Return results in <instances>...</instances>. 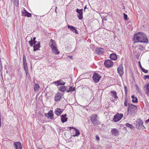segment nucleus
Listing matches in <instances>:
<instances>
[{
    "mask_svg": "<svg viewBox=\"0 0 149 149\" xmlns=\"http://www.w3.org/2000/svg\"><path fill=\"white\" fill-rule=\"evenodd\" d=\"M135 86H136V87L137 88V87H138V86L136 84V85H135Z\"/></svg>",
    "mask_w": 149,
    "mask_h": 149,
    "instance_id": "864d4df0",
    "label": "nucleus"
},
{
    "mask_svg": "<svg viewBox=\"0 0 149 149\" xmlns=\"http://www.w3.org/2000/svg\"><path fill=\"white\" fill-rule=\"evenodd\" d=\"M117 71L120 77H122L123 73V66L120 65L117 69Z\"/></svg>",
    "mask_w": 149,
    "mask_h": 149,
    "instance_id": "f8f14e48",
    "label": "nucleus"
},
{
    "mask_svg": "<svg viewBox=\"0 0 149 149\" xmlns=\"http://www.w3.org/2000/svg\"><path fill=\"white\" fill-rule=\"evenodd\" d=\"M110 93H111V95L113 97V98H114L115 99L117 100L118 97L117 95L116 92L115 91H111Z\"/></svg>",
    "mask_w": 149,
    "mask_h": 149,
    "instance_id": "a878e982",
    "label": "nucleus"
},
{
    "mask_svg": "<svg viewBox=\"0 0 149 149\" xmlns=\"http://www.w3.org/2000/svg\"><path fill=\"white\" fill-rule=\"evenodd\" d=\"M67 26L68 28L70 29L71 31L75 33L76 34H78V31L75 27L70 25H68Z\"/></svg>",
    "mask_w": 149,
    "mask_h": 149,
    "instance_id": "dca6fc26",
    "label": "nucleus"
},
{
    "mask_svg": "<svg viewBox=\"0 0 149 149\" xmlns=\"http://www.w3.org/2000/svg\"><path fill=\"white\" fill-rule=\"evenodd\" d=\"M23 63L24 68L25 70L26 75L27 76V74H28V70L27 64L26 62V57L24 55H23Z\"/></svg>",
    "mask_w": 149,
    "mask_h": 149,
    "instance_id": "423d86ee",
    "label": "nucleus"
},
{
    "mask_svg": "<svg viewBox=\"0 0 149 149\" xmlns=\"http://www.w3.org/2000/svg\"><path fill=\"white\" fill-rule=\"evenodd\" d=\"M131 97L132 99V101L133 103H137L138 102V99L137 97H135L134 95H132Z\"/></svg>",
    "mask_w": 149,
    "mask_h": 149,
    "instance_id": "bb28decb",
    "label": "nucleus"
},
{
    "mask_svg": "<svg viewBox=\"0 0 149 149\" xmlns=\"http://www.w3.org/2000/svg\"><path fill=\"white\" fill-rule=\"evenodd\" d=\"M83 10L82 9H79L77 8L76 11L77 13V16L79 19H81L83 18Z\"/></svg>",
    "mask_w": 149,
    "mask_h": 149,
    "instance_id": "9d476101",
    "label": "nucleus"
},
{
    "mask_svg": "<svg viewBox=\"0 0 149 149\" xmlns=\"http://www.w3.org/2000/svg\"><path fill=\"white\" fill-rule=\"evenodd\" d=\"M142 71L144 72V73H146L147 72H148V71L147 70H146L144 68H143L141 69Z\"/></svg>",
    "mask_w": 149,
    "mask_h": 149,
    "instance_id": "4c0bfd02",
    "label": "nucleus"
},
{
    "mask_svg": "<svg viewBox=\"0 0 149 149\" xmlns=\"http://www.w3.org/2000/svg\"><path fill=\"white\" fill-rule=\"evenodd\" d=\"M50 41V42L49 43V45L52 49V48H53L56 47V45L55 40L51 39Z\"/></svg>",
    "mask_w": 149,
    "mask_h": 149,
    "instance_id": "a211bd4d",
    "label": "nucleus"
},
{
    "mask_svg": "<svg viewBox=\"0 0 149 149\" xmlns=\"http://www.w3.org/2000/svg\"><path fill=\"white\" fill-rule=\"evenodd\" d=\"M0 63H1V62H0ZM2 64H0V70H2Z\"/></svg>",
    "mask_w": 149,
    "mask_h": 149,
    "instance_id": "a18cd8bd",
    "label": "nucleus"
},
{
    "mask_svg": "<svg viewBox=\"0 0 149 149\" xmlns=\"http://www.w3.org/2000/svg\"><path fill=\"white\" fill-rule=\"evenodd\" d=\"M36 39V37H34L33 38V39H32V41H36V40H35Z\"/></svg>",
    "mask_w": 149,
    "mask_h": 149,
    "instance_id": "09e8293b",
    "label": "nucleus"
},
{
    "mask_svg": "<svg viewBox=\"0 0 149 149\" xmlns=\"http://www.w3.org/2000/svg\"><path fill=\"white\" fill-rule=\"evenodd\" d=\"M8 71L7 70L6 71V72L7 74L8 73Z\"/></svg>",
    "mask_w": 149,
    "mask_h": 149,
    "instance_id": "5fc2aeb1",
    "label": "nucleus"
},
{
    "mask_svg": "<svg viewBox=\"0 0 149 149\" xmlns=\"http://www.w3.org/2000/svg\"><path fill=\"white\" fill-rule=\"evenodd\" d=\"M22 16L27 17H30L31 16V14L28 12L25 9L22 11Z\"/></svg>",
    "mask_w": 149,
    "mask_h": 149,
    "instance_id": "2eb2a0df",
    "label": "nucleus"
},
{
    "mask_svg": "<svg viewBox=\"0 0 149 149\" xmlns=\"http://www.w3.org/2000/svg\"><path fill=\"white\" fill-rule=\"evenodd\" d=\"M45 115L48 118H50L52 119L54 118V114H53L52 110H50L47 113H45Z\"/></svg>",
    "mask_w": 149,
    "mask_h": 149,
    "instance_id": "ddd939ff",
    "label": "nucleus"
},
{
    "mask_svg": "<svg viewBox=\"0 0 149 149\" xmlns=\"http://www.w3.org/2000/svg\"><path fill=\"white\" fill-rule=\"evenodd\" d=\"M90 149H97L96 148L94 147L93 146H91Z\"/></svg>",
    "mask_w": 149,
    "mask_h": 149,
    "instance_id": "de8ad7c7",
    "label": "nucleus"
},
{
    "mask_svg": "<svg viewBox=\"0 0 149 149\" xmlns=\"http://www.w3.org/2000/svg\"><path fill=\"white\" fill-rule=\"evenodd\" d=\"M86 8V6L84 7V11H85V10L86 8Z\"/></svg>",
    "mask_w": 149,
    "mask_h": 149,
    "instance_id": "8fccbe9b",
    "label": "nucleus"
},
{
    "mask_svg": "<svg viewBox=\"0 0 149 149\" xmlns=\"http://www.w3.org/2000/svg\"><path fill=\"white\" fill-rule=\"evenodd\" d=\"M53 83L54 84H55V85L57 86H59L60 85L64 86L65 85V83L61 79H60L54 82Z\"/></svg>",
    "mask_w": 149,
    "mask_h": 149,
    "instance_id": "9b49d317",
    "label": "nucleus"
},
{
    "mask_svg": "<svg viewBox=\"0 0 149 149\" xmlns=\"http://www.w3.org/2000/svg\"><path fill=\"white\" fill-rule=\"evenodd\" d=\"M101 77V76L97 73H94L93 75L92 79L95 83L98 82Z\"/></svg>",
    "mask_w": 149,
    "mask_h": 149,
    "instance_id": "39448f33",
    "label": "nucleus"
},
{
    "mask_svg": "<svg viewBox=\"0 0 149 149\" xmlns=\"http://www.w3.org/2000/svg\"><path fill=\"white\" fill-rule=\"evenodd\" d=\"M63 95V94L61 93L60 92H57L55 96V101H59Z\"/></svg>",
    "mask_w": 149,
    "mask_h": 149,
    "instance_id": "4468645a",
    "label": "nucleus"
},
{
    "mask_svg": "<svg viewBox=\"0 0 149 149\" xmlns=\"http://www.w3.org/2000/svg\"><path fill=\"white\" fill-rule=\"evenodd\" d=\"M133 40L134 43L138 42L146 43L148 40L146 35L143 32H139L135 33L134 36Z\"/></svg>",
    "mask_w": 149,
    "mask_h": 149,
    "instance_id": "f257e3e1",
    "label": "nucleus"
},
{
    "mask_svg": "<svg viewBox=\"0 0 149 149\" xmlns=\"http://www.w3.org/2000/svg\"><path fill=\"white\" fill-rule=\"evenodd\" d=\"M33 47L34 48L33 50L34 51H36L38 50H40V49H39V48L35 47V45H33Z\"/></svg>",
    "mask_w": 149,
    "mask_h": 149,
    "instance_id": "c9c22d12",
    "label": "nucleus"
},
{
    "mask_svg": "<svg viewBox=\"0 0 149 149\" xmlns=\"http://www.w3.org/2000/svg\"><path fill=\"white\" fill-rule=\"evenodd\" d=\"M52 52L54 54H58L60 53V52L57 49V48L56 47L53 48H52Z\"/></svg>",
    "mask_w": 149,
    "mask_h": 149,
    "instance_id": "b1692460",
    "label": "nucleus"
},
{
    "mask_svg": "<svg viewBox=\"0 0 149 149\" xmlns=\"http://www.w3.org/2000/svg\"><path fill=\"white\" fill-rule=\"evenodd\" d=\"M131 104L130 103L128 104V107L127 109V111L128 112H129L130 109V106Z\"/></svg>",
    "mask_w": 149,
    "mask_h": 149,
    "instance_id": "ea45409f",
    "label": "nucleus"
},
{
    "mask_svg": "<svg viewBox=\"0 0 149 149\" xmlns=\"http://www.w3.org/2000/svg\"><path fill=\"white\" fill-rule=\"evenodd\" d=\"M66 114L62 115L61 116V121L63 123L67 121L68 118L66 117Z\"/></svg>",
    "mask_w": 149,
    "mask_h": 149,
    "instance_id": "412c9836",
    "label": "nucleus"
},
{
    "mask_svg": "<svg viewBox=\"0 0 149 149\" xmlns=\"http://www.w3.org/2000/svg\"><path fill=\"white\" fill-rule=\"evenodd\" d=\"M14 145L15 147V149H22L21 144L19 142H14Z\"/></svg>",
    "mask_w": 149,
    "mask_h": 149,
    "instance_id": "f3484780",
    "label": "nucleus"
},
{
    "mask_svg": "<svg viewBox=\"0 0 149 149\" xmlns=\"http://www.w3.org/2000/svg\"><path fill=\"white\" fill-rule=\"evenodd\" d=\"M18 1L19 0H14V8H15V6H16V7H18L19 4Z\"/></svg>",
    "mask_w": 149,
    "mask_h": 149,
    "instance_id": "7c9ffc66",
    "label": "nucleus"
},
{
    "mask_svg": "<svg viewBox=\"0 0 149 149\" xmlns=\"http://www.w3.org/2000/svg\"><path fill=\"white\" fill-rule=\"evenodd\" d=\"M72 56H71L70 57V58H72Z\"/></svg>",
    "mask_w": 149,
    "mask_h": 149,
    "instance_id": "6e6d98bb",
    "label": "nucleus"
},
{
    "mask_svg": "<svg viewBox=\"0 0 149 149\" xmlns=\"http://www.w3.org/2000/svg\"><path fill=\"white\" fill-rule=\"evenodd\" d=\"M1 77L2 78V79H3V76H2V73H1Z\"/></svg>",
    "mask_w": 149,
    "mask_h": 149,
    "instance_id": "3c124183",
    "label": "nucleus"
},
{
    "mask_svg": "<svg viewBox=\"0 0 149 149\" xmlns=\"http://www.w3.org/2000/svg\"><path fill=\"white\" fill-rule=\"evenodd\" d=\"M149 122V118L147 120H146L145 121V123L146 124H147Z\"/></svg>",
    "mask_w": 149,
    "mask_h": 149,
    "instance_id": "49530a36",
    "label": "nucleus"
},
{
    "mask_svg": "<svg viewBox=\"0 0 149 149\" xmlns=\"http://www.w3.org/2000/svg\"><path fill=\"white\" fill-rule=\"evenodd\" d=\"M145 86L146 88V89L148 91V93H149V83H147L146 84Z\"/></svg>",
    "mask_w": 149,
    "mask_h": 149,
    "instance_id": "473e14b6",
    "label": "nucleus"
},
{
    "mask_svg": "<svg viewBox=\"0 0 149 149\" xmlns=\"http://www.w3.org/2000/svg\"><path fill=\"white\" fill-rule=\"evenodd\" d=\"M138 63H139V66L141 68V69H142L143 68L142 67V66L141 65V63H140V61H139L138 62Z\"/></svg>",
    "mask_w": 149,
    "mask_h": 149,
    "instance_id": "c03bdc74",
    "label": "nucleus"
},
{
    "mask_svg": "<svg viewBox=\"0 0 149 149\" xmlns=\"http://www.w3.org/2000/svg\"><path fill=\"white\" fill-rule=\"evenodd\" d=\"M110 58L113 60H116L117 59V57L116 54L114 53H112L110 55Z\"/></svg>",
    "mask_w": 149,
    "mask_h": 149,
    "instance_id": "393cba45",
    "label": "nucleus"
},
{
    "mask_svg": "<svg viewBox=\"0 0 149 149\" xmlns=\"http://www.w3.org/2000/svg\"><path fill=\"white\" fill-rule=\"evenodd\" d=\"M127 15L125 13H123V18L125 20H127Z\"/></svg>",
    "mask_w": 149,
    "mask_h": 149,
    "instance_id": "58836bf2",
    "label": "nucleus"
},
{
    "mask_svg": "<svg viewBox=\"0 0 149 149\" xmlns=\"http://www.w3.org/2000/svg\"><path fill=\"white\" fill-rule=\"evenodd\" d=\"M124 88L125 91V93L127 95V88L126 86H125Z\"/></svg>",
    "mask_w": 149,
    "mask_h": 149,
    "instance_id": "79ce46f5",
    "label": "nucleus"
},
{
    "mask_svg": "<svg viewBox=\"0 0 149 149\" xmlns=\"http://www.w3.org/2000/svg\"><path fill=\"white\" fill-rule=\"evenodd\" d=\"M137 123L136 124V127L139 130L144 129L145 128V127L143 125V121L140 119L137 120Z\"/></svg>",
    "mask_w": 149,
    "mask_h": 149,
    "instance_id": "7ed1b4c3",
    "label": "nucleus"
},
{
    "mask_svg": "<svg viewBox=\"0 0 149 149\" xmlns=\"http://www.w3.org/2000/svg\"><path fill=\"white\" fill-rule=\"evenodd\" d=\"M36 41H32V38H31V40L29 41V43L31 46H33V45H36Z\"/></svg>",
    "mask_w": 149,
    "mask_h": 149,
    "instance_id": "c85d7f7f",
    "label": "nucleus"
},
{
    "mask_svg": "<svg viewBox=\"0 0 149 149\" xmlns=\"http://www.w3.org/2000/svg\"><path fill=\"white\" fill-rule=\"evenodd\" d=\"M143 45H140L139 46V48L138 49L142 51L143 50Z\"/></svg>",
    "mask_w": 149,
    "mask_h": 149,
    "instance_id": "f704fd0d",
    "label": "nucleus"
},
{
    "mask_svg": "<svg viewBox=\"0 0 149 149\" xmlns=\"http://www.w3.org/2000/svg\"><path fill=\"white\" fill-rule=\"evenodd\" d=\"M90 119L92 123L95 125H100L101 122L99 120L98 116L96 114L92 115L90 117Z\"/></svg>",
    "mask_w": 149,
    "mask_h": 149,
    "instance_id": "f03ea898",
    "label": "nucleus"
},
{
    "mask_svg": "<svg viewBox=\"0 0 149 149\" xmlns=\"http://www.w3.org/2000/svg\"><path fill=\"white\" fill-rule=\"evenodd\" d=\"M68 87L66 86H61L58 87V90L63 92L67 91Z\"/></svg>",
    "mask_w": 149,
    "mask_h": 149,
    "instance_id": "aec40b11",
    "label": "nucleus"
},
{
    "mask_svg": "<svg viewBox=\"0 0 149 149\" xmlns=\"http://www.w3.org/2000/svg\"><path fill=\"white\" fill-rule=\"evenodd\" d=\"M111 132L112 134L114 135L115 136H116L118 135L119 131L117 129L113 128L111 129Z\"/></svg>",
    "mask_w": 149,
    "mask_h": 149,
    "instance_id": "4be33fe9",
    "label": "nucleus"
},
{
    "mask_svg": "<svg viewBox=\"0 0 149 149\" xmlns=\"http://www.w3.org/2000/svg\"><path fill=\"white\" fill-rule=\"evenodd\" d=\"M143 79L146 80L147 79H149V75H145L143 77Z\"/></svg>",
    "mask_w": 149,
    "mask_h": 149,
    "instance_id": "a19ab883",
    "label": "nucleus"
},
{
    "mask_svg": "<svg viewBox=\"0 0 149 149\" xmlns=\"http://www.w3.org/2000/svg\"><path fill=\"white\" fill-rule=\"evenodd\" d=\"M40 42H38L37 43V44L35 45V47L40 48Z\"/></svg>",
    "mask_w": 149,
    "mask_h": 149,
    "instance_id": "72a5a7b5",
    "label": "nucleus"
},
{
    "mask_svg": "<svg viewBox=\"0 0 149 149\" xmlns=\"http://www.w3.org/2000/svg\"><path fill=\"white\" fill-rule=\"evenodd\" d=\"M137 107L136 106L131 104L130 106V114L132 116L134 115V113H136L137 111Z\"/></svg>",
    "mask_w": 149,
    "mask_h": 149,
    "instance_id": "6e6552de",
    "label": "nucleus"
},
{
    "mask_svg": "<svg viewBox=\"0 0 149 149\" xmlns=\"http://www.w3.org/2000/svg\"><path fill=\"white\" fill-rule=\"evenodd\" d=\"M96 138L97 141H99L100 140V138L98 135L96 136Z\"/></svg>",
    "mask_w": 149,
    "mask_h": 149,
    "instance_id": "37998d69",
    "label": "nucleus"
},
{
    "mask_svg": "<svg viewBox=\"0 0 149 149\" xmlns=\"http://www.w3.org/2000/svg\"><path fill=\"white\" fill-rule=\"evenodd\" d=\"M39 88L40 86L37 83L35 84L34 87V91H38Z\"/></svg>",
    "mask_w": 149,
    "mask_h": 149,
    "instance_id": "cd10ccee",
    "label": "nucleus"
},
{
    "mask_svg": "<svg viewBox=\"0 0 149 149\" xmlns=\"http://www.w3.org/2000/svg\"><path fill=\"white\" fill-rule=\"evenodd\" d=\"M64 110L63 109H61L59 108H57L54 113L57 116H59L61 114L63 111Z\"/></svg>",
    "mask_w": 149,
    "mask_h": 149,
    "instance_id": "6ab92c4d",
    "label": "nucleus"
},
{
    "mask_svg": "<svg viewBox=\"0 0 149 149\" xmlns=\"http://www.w3.org/2000/svg\"><path fill=\"white\" fill-rule=\"evenodd\" d=\"M104 64L106 67L109 68L113 65V63L112 61L109 59H108L105 61L104 63Z\"/></svg>",
    "mask_w": 149,
    "mask_h": 149,
    "instance_id": "1a4fd4ad",
    "label": "nucleus"
},
{
    "mask_svg": "<svg viewBox=\"0 0 149 149\" xmlns=\"http://www.w3.org/2000/svg\"><path fill=\"white\" fill-rule=\"evenodd\" d=\"M103 50V49L102 48H97L95 50V53L98 55L101 54L102 53Z\"/></svg>",
    "mask_w": 149,
    "mask_h": 149,
    "instance_id": "5701e85b",
    "label": "nucleus"
},
{
    "mask_svg": "<svg viewBox=\"0 0 149 149\" xmlns=\"http://www.w3.org/2000/svg\"><path fill=\"white\" fill-rule=\"evenodd\" d=\"M68 129L70 130H71V129H74V131L75 132V134H74L73 133L72 135L73 137L78 136L80 134L79 130L76 127H68Z\"/></svg>",
    "mask_w": 149,
    "mask_h": 149,
    "instance_id": "20e7f679",
    "label": "nucleus"
},
{
    "mask_svg": "<svg viewBox=\"0 0 149 149\" xmlns=\"http://www.w3.org/2000/svg\"><path fill=\"white\" fill-rule=\"evenodd\" d=\"M75 87L73 88L72 86H70L69 87V90L67 91V92L69 93L70 92H72L75 90Z\"/></svg>",
    "mask_w": 149,
    "mask_h": 149,
    "instance_id": "c756f323",
    "label": "nucleus"
},
{
    "mask_svg": "<svg viewBox=\"0 0 149 149\" xmlns=\"http://www.w3.org/2000/svg\"><path fill=\"white\" fill-rule=\"evenodd\" d=\"M124 106L125 107H127V99L126 98L125 99V101L124 102Z\"/></svg>",
    "mask_w": 149,
    "mask_h": 149,
    "instance_id": "e433bc0d",
    "label": "nucleus"
},
{
    "mask_svg": "<svg viewBox=\"0 0 149 149\" xmlns=\"http://www.w3.org/2000/svg\"><path fill=\"white\" fill-rule=\"evenodd\" d=\"M126 126L130 128L131 129H133V126L132 124H130L129 123H127L125 124Z\"/></svg>",
    "mask_w": 149,
    "mask_h": 149,
    "instance_id": "2f4dec72",
    "label": "nucleus"
},
{
    "mask_svg": "<svg viewBox=\"0 0 149 149\" xmlns=\"http://www.w3.org/2000/svg\"><path fill=\"white\" fill-rule=\"evenodd\" d=\"M38 149H42V148H38Z\"/></svg>",
    "mask_w": 149,
    "mask_h": 149,
    "instance_id": "603ef678",
    "label": "nucleus"
},
{
    "mask_svg": "<svg viewBox=\"0 0 149 149\" xmlns=\"http://www.w3.org/2000/svg\"><path fill=\"white\" fill-rule=\"evenodd\" d=\"M123 117V115L122 113L119 114L117 113L114 116L113 120L114 122H116L120 120Z\"/></svg>",
    "mask_w": 149,
    "mask_h": 149,
    "instance_id": "0eeeda50",
    "label": "nucleus"
}]
</instances>
